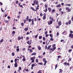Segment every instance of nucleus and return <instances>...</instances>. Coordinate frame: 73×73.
Instances as JSON below:
<instances>
[{
	"label": "nucleus",
	"mask_w": 73,
	"mask_h": 73,
	"mask_svg": "<svg viewBox=\"0 0 73 73\" xmlns=\"http://www.w3.org/2000/svg\"><path fill=\"white\" fill-rule=\"evenodd\" d=\"M12 34H15V31H13V32L12 33Z\"/></svg>",
	"instance_id": "nucleus-53"
},
{
	"label": "nucleus",
	"mask_w": 73,
	"mask_h": 73,
	"mask_svg": "<svg viewBox=\"0 0 73 73\" xmlns=\"http://www.w3.org/2000/svg\"><path fill=\"white\" fill-rule=\"evenodd\" d=\"M50 40H51V41H53L54 40V39L53 38H50Z\"/></svg>",
	"instance_id": "nucleus-28"
},
{
	"label": "nucleus",
	"mask_w": 73,
	"mask_h": 73,
	"mask_svg": "<svg viewBox=\"0 0 73 73\" xmlns=\"http://www.w3.org/2000/svg\"><path fill=\"white\" fill-rule=\"evenodd\" d=\"M3 41H4V39H1V41H0V42L1 43L2 42H3Z\"/></svg>",
	"instance_id": "nucleus-23"
},
{
	"label": "nucleus",
	"mask_w": 73,
	"mask_h": 73,
	"mask_svg": "<svg viewBox=\"0 0 73 73\" xmlns=\"http://www.w3.org/2000/svg\"><path fill=\"white\" fill-rule=\"evenodd\" d=\"M31 60H35V57L31 58Z\"/></svg>",
	"instance_id": "nucleus-4"
},
{
	"label": "nucleus",
	"mask_w": 73,
	"mask_h": 73,
	"mask_svg": "<svg viewBox=\"0 0 73 73\" xmlns=\"http://www.w3.org/2000/svg\"><path fill=\"white\" fill-rule=\"evenodd\" d=\"M26 40H29V37H27Z\"/></svg>",
	"instance_id": "nucleus-35"
},
{
	"label": "nucleus",
	"mask_w": 73,
	"mask_h": 73,
	"mask_svg": "<svg viewBox=\"0 0 73 73\" xmlns=\"http://www.w3.org/2000/svg\"><path fill=\"white\" fill-rule=\"evenodd\" d=\"M59 35V33H58V32H57L56 33V35L57 36H58V35Z\"/></svg>",
	"instance_id": "nucleus-54"
},
{
	"label": "nucleus",
	"mask_w": 73,
	"mask_h": 73,
	"mask_svg": "<svg viewBox=\"0 0 73 73\" xmlns=\"http://www.w3.org/2000/svg\"><path fill=\"white\" fill-rule=\"evenodd\" d=\"M67 6H69V7H70V6H71V4H67Z\"/></svg>",
	"instance_id": "nucleus-46"
},
{
	"label": "nucleus",
	"mask_w": 73,
	"mask_h": 73,
	"mask_svg": "<svg viewBox=\"0 0 73 73\" xmlns=\"http://www.w3.org/2000/svg\"><path fill=\"white\" fill-rule=\"evenodd\" d=\"M14 66L15 67H17V63H15L14 64Z\"/></svg>",
	"instance_id": "nucleus-5"
},
{
	"label": "nucleus",
	"mask_w": 73,
	"mask_h": 73,
	"mask_svg": "<svg viewBox=\"0 0 73 73\" xmlns=\"http://www.w3.org/2000/svg\"><path fill=\"white\" fill-rule=\"evenodd\" d=\"M36 65H37V64H36L35 65V64H33L31 65V66H32V67H34L35 66H36Z\"/></svg>",
	"instance_id": "nucleus-8"
},
{
	"label": "nucleus",
	"mask_w": 73,
	"mask_h": 73,
	"mask_svg": "<svg viewBox=\"0 0 73 73\" xmlns=\"http://www.w3.org/2000/svg\"><path fill=\"white\" fill-rule=\"evenodd\" d=\"M68 12H70V11H71V10L70 9H68Z\"/></svg>",
	"instance_id": "nucleus-30"
},
{
	"label": "nucleus",
	"mask_w": 73,
	"mask_h": 73,
	"mask_svg": "<svg viewBox=\"0 0 73 73\" xmlns=\"http://www.w3.org/2000/svg\"><path fill=\"white\" fill-rule=\"evenodd\" d=\"M31 21H32V19H29V23H31Z\"/></svg>",
	"instance_id": "nucleus-16"
},
{
	"label": "nucleus",
	"mask_w": 73,
	"mask_h": 73,
	"mask_svg": "<svg viewBox=\"0 0 73 73\" xmlns=\"http://www.w3.org/2000/svg\"><path fill=\"white\" fill-rule=\"evenodd\" d=\"M64 65H66V64H67V63L66 62H64Z\"/></svg>",
	"instance_id": "nucleus-44"
},
{
	"label": "nucleus",
	"mask_w": 73,
	"mask_h": 73,
	"mask_svg": "<svg viewBox=\"0 0 73 73\" xmlns=\"http://www.w3.org/2000/svg\"><path fill=\"white\" fill-rule=\"evenodd\" d=\"M60 72H59V73H62V69H60Z\"/></svg>",
	"instance_id": "nucleus-11"
},
{
	"label": "nucleus",
	"mask_w": 73,
	"mask_h": 73,
	"mask_svg": "<svg viewBox=\"0 0 73 73\" xmlns=\"http://www.w3.org/2000/svg\"><path fill=\"white\" fill-rule=\"evenodd\" d=\"M19 50H20V49L19 48H18L17 49V52H19Z\"/></svg>",
	"instance_id": "nucleus-17"
},
{
	"label": "nucleus",
	"mask_w": 73,
	"mask_h": 73,
	"mask_svg": "<svg viewBox=\"0 0 73 73\" xmlns=\"http://www.w3.org/2000/svg\"><path fill=\"white\" fill-rule=\"evenodd\" d=\"M13 29H16V28L15 27H13Z\"/></svg>",
	"instance_id": "nucleus-58"
},
{
	"label": "nucleus",
	"mask_w": 73,
	"mask_h": 73,
	"mask_svg": "<svg viewBox=\"0 0 73 73\" xmlns=\"http://www.w3.org/2000/svg\"><path fill=\"white\" fill-rule=\"evenodd\" d=\"M45 8H47V7H48V5H46V4L45 5Z\"/></svg>",
	"instance_id": "nucleus-52"
},
{
	"label": "nucleus",
	"mask_w": 73,
	"mask_h": 73,
	"mask_svg": "<svg viewBox=\"0 0 73 73\" xmlns=\"http://www.w3.org/2000/svg\"><path fill=\"white\" fill-rule=\"evenodd\" d=\"M21 39L22 40H23V36H21Z\"/></svg>",
	"instance_id": "nucleus-50"
},
{
	"label": "nucleus",
	"mask_w": 73,
	"mask_h": 73,
	"mask_svg": "<svg viewBox=\"0 0 73 73\" xmlns=\"http://www.w3.org/2000/svg\"><path fill=\"white\" fill-rule=\"evenodd\" d=\"M69 24H70L71 23V21L70 20L69 21Z\"/></svg>",
	"instance_id": "nucleus-41"
},
{
	"label": "nucleus",
	"mask_w": 73,
	"mask_h": 73,
	"mask_svg": "<svg viewBox=\"0 0 73 73\" xmlns=\"http://www.w3.org/2000/svg\"><path fill=\"white\" fill-rule=\"evenodd\" d=\"M38 59H37L36 60V62H37V63H38Z\"/></svg>",
	"instance_id": "nucleus-33"
},
{
	"label": "nucleus",
	"mask_w": 73,
	"mask_h": 73,
	"mask_svg": "<svg viewBox=\"0 0 73 73\" xmlns=\"http://www.w3.org/2000/svg\"><path fill=\"white\" fill-rule=\"evenodd\" d=\"M32 25H33L34 24V20H33V19H32Z\"/></svg>",
	"instance_id": "nucleus-12"
},
{
	"label": "nucleus",
	"mask_w": 73,
	"mask_h": 73,
	"mask_svg": "<svg viewBox=\"0 0 73 73\" xmlns=\"http://www.w3.org/2000/svg\"><path fill=\"white\" fill-rule=\"evenodd\" d=\"M49 34H46L45 36L46 37H48V36H49Z\"/></svg>",
	"instance_id": "nucleus-26"
},
{
	"label": "nucleus",
	"mask_w": 73,
	"mask_h": 73,
	"mask_svg": "<svg viewBox=\"0 0 73 73\" xmlns=\"http://www.w3.org/2000/svg\"><path fill=\"white\" fill-rule=\"evenodd\" d=\"M45 19H46V17H45V16H44L43 18V20H45Z\"/></svg>",
	"instance_id": "nucleus-48"
},
{
	"label": "nucleus",
	"mask_w": 73,
	"mask_h": 73,
	"mask_svg": "<svg viewBox=\"0 0 73 73\" xmlns=\"http://www.w3.org/2000/svg\"><path fill=\"white\" fill-rule=\"evenodd\" d=\"M36 5H38V1H36Z\"/></svg>",
	"instance_id": "nucleus-42"
},
{
	"label": "nucleus",
	"mask_w": 73,
	"mask_h": 73,
	"mask_svg": "<svg viewBox=\"0 0 73 73\" xmlns=\"http://www.w3.org/2000/svg\"><path fill=\"white\" fill-rule=\"evenodd\" d=\"M38 36V34H37L36 35L35 37V38H37Z\"/></svg>",
	"instance_id": "nucleus-43"
},
{
	"label": "nucleus",
	"mask_w": 73,
	"mask_h": 73,
	"mask_svg": "<svg viewBox=\"0 0 73 73\" xmlns=\"http://www.w3.org/2000/svg\"><path fill=\"white\" fill-rule=\"evenodd\" d=\"M7 18L8 19H11V17H10L8 16L7 17Z\"/></svg>",
	"instance_id": "nucleus-51"
},
{
	"label": "nucleus",
	"mask_w": 73,
	"mask_h": 73,
	"mask_svg": "<svg viewBox=\"0 0 73 73\" xmlns=\"http://www.w3.org/2000/svg\"><path fill=\"white\" fill-rule=\"evenodd\" d=\"M4 21H5V23H6V24H7V23H8V22L9 21H7V20H5Z\"/></svg>",
	"instance_id": "nucleus-10"
},
{
	"label": "nucleus",
	"mask_w": 73,
	"mask_h": 73,
	"mask_svg": "<svg viewBox=\"0 0 73 73\" xmlns=\"http://www.w3.org/2000/svg\"><path fill=\"white\" fill-rule=\"evenodd\" d=\"M71 60H72V58H70L68 60V61L69 62L70 61H71Z\"/></svg>",
	"instance_id": "nucleus-20"
},
{
	"label": "nucleus",
	"mask_w": 73,
	"mask_h": 73,
	"mask_svg": "<svg viewBox=\"0 0 73 73\" xmlns=\"http://www.w3.org/2000/svg\"><path fill=\"white\" fill-rule=\"evenodd\" d=\"M26 49L25 48H24L22 49L23 50H25Z\"/></svg>",
	"instance_id": "nucleus-59"
},
{
	"label": "nucleus",
	"mask_w": 73,
	"mask_h": 73,
	"mask_svg": "<svg viewBox=\"0 0 73 73\" xmlns=\"http://www.w3.org/2000/svg\"><path fill=\"white\" fill-rule=\"evenodd\" d=\"M60 57H61V56H58V58L59 59Z\"/></svg>",
	"instance_id": "nucleus-39"
},
{
	"label": "nucleus",
	"mask_w": 73,
	"mask_h": 73,
	"mask_svg": "<svg viewBox=\"0 0 73 73\" xmlns=\"http://www.w3.org/2000/svg\"><path fill=\"white\" fill-rule=\"evenodd\" d=\"M66 31H64L62 33V34H64V33H66Z\"/></svg>",
	"instance_id": "nucleus-40"
},
{
	"label": "nucleus",
	"mask_w": 73,
	"mask_h": 73,
	"mask_svg": "<svg viewBox=\"0 0 73 73\" xmlns=\"http://www.w3.org/2000/svg\"><path fill=\"white\" fill-rule=\"evenodd\" d=\"M23 61H25V58H23Z\"/></svg>",
	"instance_id": "nucleus-47"
},
{
	"label": "nucleus",
	"mask_w": 73,
	"mask_h": 73,
	"mask_svg": "<svg viewBox=\"0 0 73 73\" xmlns=\"http://www.w3.org/2000/svg\"><path fill=\"white\" fill-rule=\"evenodd\" d=\"M27 43L29 45H31L32 44V40H29L27 42Z\"/></svg>",
	"instance_id": "nucleus-1"
},
{
	"label": "nucleus",
	"mask_w": 73,
	"mask_h": 73,
	"mask_svg": "<svg viewBox=\"0 0 73 73\" xmlns=\"http://www.w3.org/2000/svg\"><path fill=\"white\" fill-rule=\"evenodd\" d=\"M51 47V45H49V46H48V48H47V49H49Z\"/></svg>",
	"instance_id": "nucleus-18"
},
{
	"label": "nucleus",
	"mask_w": 73,
	"mask_h": 73,
	"mask_svg": "<svg viewBox=\"0 0 73 73\" xmlns=\"http://www.w3.org/2000/svg\"><path fill=\"white\" fill-rule=\"evenodd\" d=\"M38 50H41V47H40V46H38Z\"/></svg>",
	"instance_id": "nucleus-14"
},
{
	"label": "nucleus",
	"mask_w": 73,
	"mask_h": 73,
	"mask_svg": "<svg viewBox=\"0 0 73 73\" xmlns=\"http://www.w3.org/2000/svg\"><path fill=\"white\" fill-rule=\"evenodd\" d=\"M12 54L13 56H15V53L14 52H12Z\"/></svg>",
	"instance_id": "nucleus-29"
},
{
	"label": "nucleus",
	"mask_w": 73,
	"mask_h": 73,
	"mask_svg": "<svg viewBox=\"0 0 73 73\" xmlns=\"http://www.w3.org/2000/svg\"><path fill=\"white\" fill-rule=\"evenodd\" d=\"M30 52L31 53H32V52H33V51L32 50V49H31L30 50Z\"/></svg>",
	"instance_id": "nucleus-37"
},
{
	"label": "nucleus",
	"mask_w": 73,
	"mask_h": 73,
	"mask_svg": "<svg viewBox=\"0 0 73 73\" xmlns=\"http://www.w3.org/2000/svg\"><path fill=\"white\" fill-rule=\"evenodd\" d=\"M21 39V37H20L19 36L18 37V40H20Z\"/></svg>",
	"instance_id": "nucleus-25"
},
{
	"label": "nucleus",
	"mask_w": 73,
	"mask_h": 73,
	"mask_svg": "<svg viewBox=\"0 0 73 73\" xmlns=\"http://www.w3.org/2000/svg\"><path fill=\"white\" fill-rule=\"evenodd\" d=\"M19 70H21V67H20L19 68Z\"/></svg>",
	"instance_id": "nucleus-60"
},
{
	"label": "nucleus",
	"mask_w": 73,
	"mask_h": 73,
	"mask_svg": "<svg viewBox=\"0 0 73 73\" xmlns=\"http://www.w3.org/2000/svg\"><path fill=\"white\" fill-rule=\"evenodd\" d=\"M43 61H46V59H45V58H43Z\"/></svg>",
	"instance_id": "nucleus-56"
},
{
	"label": "nucleus",
	"mask_w": 73,
	"mask_h": 73,
	"mask_svg": "<svg viewBox=\"0 0 73 73\" xmlns=\"http://www.w3.org/2000/svg\"><path fill=\"white\" fill-rule=\"evenodd\" d=\"M47 62V61L46 60H45V61L44 62V65H46V62Z\"/></svg>",
	"instance_id": "nucleus-24"
},
{
	"label": "nucleus",
	"mask_w": 73,
	"mask_h": 73,
	"mask_svg": "<svg viewBox=\"0 0 73 73\" xmlns=\"http://www.w3.org/2000/svg\"><path fill=\"white\" fill-rule=\"evenodd\" d=\"M51 9H52L50 8H48V10H49V12H50L51 11Z\"/></svg>",
	"instance_id": "nucleus-13"
},
{
	"label": "nucleus",
	"mask_w": 73,
	"mask_h": 73,
	"mask_svg": "<svg viewBox=\"0 0 73 73\" xmlns=\"http://www.w3.org/2000/svg\"><path fill=\"white\" fill-rule=\"evenodd\" d=\"M15 62H17V59H15Z\"/></svg>",
	"instance_id": "nucleus-55"
},
{
	"label": "nucleus",
	"mask_w": 73,
	"mask_h": 73,
	"mask_svg": "<svg viewBox=\"0 0 73 73\" xmlns=\"http://www.w3.org/2000/svg\"><path fill=\"white\" fill-rule=\"evenodd\" d=\"M42 38V36H40L39 37V39H41Z\"/></svg>",
	"instance_id": "nucleus-15"
},
{
	"label": "nucleus",
	"mask_w": 73,
	"mask_h": 73,
	"mask_svg": "<svg viewBox=\"0 0 73 73\" xmlns=\"http://www.w3.org/2000/svg\"><path fill=\"white\" fill-rule=\"evenodd\" d=\"M50 36V37L51 38H53V35H52V34H50L49 35Z\"/></svg>",
	"instance_id": "nucleus-27"
},
{
	"label": "nucleus",
	"mask_w": 73,
	"mask_h": 73,
	"mask_svg": "<svg viewBox=\"0 0 73 73\" xmlns=\"http://www.w3.org/2000/svg\"><path fill=\"white\" fill-rule=\"evenodd\" d=\"M28 19H29V16H28L27 17L26 20L27 21H28Z\"/></svg>",
	"instance_id": "nucleus-19"
},
{
	"label": "nucleus",
	"mask_w": 73,
	"mask_h": 73,
	"mask_svg": "<svg viewBox=\"0 0 73 73\" xmlns=\"http://www.w3.org/2000/svg\"><path fill=\"white\" fill-rule=\"evenodd\" d=\"M47 11H48V9H46L45 10H44V12H47Z\"/></svg>",
	"instance_id": "nucleus-32"
},
{
	"label": "nucleus",
	"mask_w": 73,
	"mask_h": 73,
	"mask_svg": "<svg viewBox=\"0 0 73 73\" xmlns=\"http://www.w3.org/2000/svg\"><path fill=\"white\" fill-rule=\"evenodd\" d=\"M7 16H8V14H6L5 16V17H7Z\"/></svg>",
	"instance_id": "nucleus-62"
},
{
	"label": "nucleus",
	"mask_w": 73,
	"mask_h": 73,
	"mask_svg": "<svg viewBox=\"0 0 73 73\" xmlns=\"http://www.w3.org/2000/svg\"><path fill=\"white\" fill-rule=\"evenodd\" d=\"M38 65H42V62H40V63H38Z\"/></svg>",
	"instance_id": "nucleus-21"
},
{
	"label": "nucleus",
	"mask_w": 73,
	"mask_h": 73,
	"mask_svg": "<svg viewBox=\"0 0 73 73\" xmlns=\"http://www.w3.org/2000/svg\"><path fill=\"white\" fill-rule=\"evenodd\" d=\"M21 25L22 26H23L24 25V23H21Z\"/></svg>",
	"instance_id": "nucleus-61"
},
{
	"label": "nucleus",
	"mask_w": 73,
	"mask_h": 73,
	"mask_svg": "<svg viewBox=\"0 0 73 73\" xmlns=\"http://www.w3.org/2000/svg\"><path fill=\"white\" fill-rule=\"evenodd\" d=\"M38 73H42V72H41V70H39L38 72Z\"/></svg>",
	"instance_id": "nucleus-31"
},
{
	"label": "nucleus",
	"mask_w": 73,
	"mask_h": 73,
	"mask_svg": "<svg viewBox=\"0 0 73 73\" xmlns=\"http://www.w3.org/2000/svg\"><path fill=\"white\" fill-rule=\"evenodd\" d=\"M69 37H71V38H73V34L70 33L69 35Z\"/></svg>",
	"instance_id": "nucleus-2"
},
{
	"label": "nucleus",
	"mask_w": 73,
	"mask_h": 73,
	"mask_svg": "<svg viewBox=\"0 0 73 73\" xmlns=\"http://www.w3.org/2000/svg\"><path fill=\"white\" fill-rule=\"evenodd\" d=\"M57 65H58V64H57L56 66H55V70H56V68H57Z\"/></svg>",
	"instance_id": "nucleus-22"
},
{
	"label": "nucleus",
	"mask_w": 73,
	"mask_h": 73,
	"mask_svg": "<svg viewBox=\"0 0 73 73\" xmlns=\"http://www.w3.org/2000/svg\"><path fill=\"white\" fill-rule=\"evenodd\" d=\"M1 11H2V12H4V10H3V8H1Z\"/></svg>",
	"instance_id": "nucleus-57"
},
{
	"label": "nucleus",
	"mask_w": 73,
	"mask_h": 73,
	"mask_svg": "<svg viewBox=\"0 0 73 73\" xmlns=\"http://www.w3.org/2000/svg\"><path fill=\"white\" fill-rule=\"evenodd\" d=\"M52 23H53V22H52V21H50V24H52Z\"/></svg>",
	"instance_id": "nucleus-36"
},
{
	"label": "nucleus",
	"mask_w": 73,
	"mask_h": 73,
	"mask_svg": "<svg viewBox=\"0 0 73 73\" xmlns=\"http://www.w3.org/2000/svg\"><path fill=\"white\" fill-rule=\"evenodd\" d=\"M62 24V23L61 22V21H59L58 22V26H60Z\"/></svg>",
	"instance_id": "nucleus-3"
},
{
	"label": "nucleus",
	"mask_w": 73,
	"mask_h": 73,
	"mask_svg": "<svg viewBox=\"0 0 73 73\" xmlns=\"http://www.w3.org/2000/svg\"><path fill=\"white\" fill-rule=\"evenodd\" d=\"M55 11L56 10H55V9H53V10H52V12H55Z\"/></svg>",
	"instance_id": "nucleus-45"
},
{
	"label": "nucleus",
	"mask_w": 73,
	"mask_h": 73,
	"mask_svg": "<svg viewBox=\"0 0 73 73\" xmlns=\"http://www.w3.org/2000/svg\"><path fill=\"white\" fill-rule=\"evenodd\" d=\"M71 20H72V21H73V17H72V18L71 19Z\"/></svg>",
	"instance_id": "nucleus-64"
},
{
	"label": "nucleus",
	"mask_w": 73,
	"mask_h": 73,
	"mask_svg": "<svg viewBox=\"0 0 73 73\" xmlns=\"http://www.w3.org/2000/svg\"><path fill=\"white\" fill-rule=\"evenodd\" d=\"M69 9V8L68 7H66V10H68V9Z\"/></svg>",
	"instance_id": "nucleus-49"
},
{
	"label": "nucleus",
	"mask_w": 73,
	"mask_h": 73,
	"mask_svg": "<svg viewBox=\"0 0 73 73\" xmlns=\"http://www.w3.org/2000/svg\"><path fill=\"white\" fill-rule=\"evenodd\" d=\"M56 49V47H54L53 48V49L54 50H55Z\"/></svg>",
	"instance_id": "nucleus-34"
},
{
	"label": "nucleus",
	"mask_w": 73,
	"mask_h": 73,
	"mask_svg": "<svg viewBox=\"0 0 73 73\" xmlns=\"http://www.w3.org/2000/svg\"><path fill=\"white\" fill-rule=\"evenodd\" d=\"M61 6V4H59L56 6V7L58 8V7H60Z\"/></svg>",
	"instance_id": "nucleus-7"
},
{
	"label": "nucleus",
	"mask_w": 73,
	"mask_h": 73,
	"mask_svg": "<svg viewBox=\"0 0 73 73\" xmlns=\"http://www.w3.org/2000/svg\"><path fill=\"white\" fill-rule=\"evenodd\" d=\"M28 27L25 28L24 29V30L25 31H28Z\"/></svg>",
	"instance_id": "nucleus-6"
},
{
	"label": "nucleus",
	"mask_w": 73,
	"mask_h": 73,
	"mask_svg": "<svg viewBox=\"0 0 73 73\" xmlns=\"http://www.w3.org/2000/svg\"><path fill=\"white\" fill-rule=\"evenodd\" d=\"M15 3H16V4H18V3H19V1H16Z\"/></svg>",
	"instance_id": "nucleus-38"
},
{
	"label": "nucleus",
	"mask_w": 73,
	"mask_h": 73,
	"mask_svg": "<svg viewBox=\"0 0 73 73\" xmlns=\"http://www.w3.org/2000/svg\"><path fill=\"white\" fill-rule=\"evenodd\" d=\"M45 52H44L43 53V55H45Z\"/></svg>",
	"instance_id": "nucleus-63"
},
{
	"label": "nucleus",
	"mask_w": 73,
	"mask_h": 73,
	"mask_svg": "<svg viewBox=\"0 0 73 73\" xmlns=\"http://www.w3.org/2000/svg\"><path fill=\"white\" fill-rule=\"evenodd\" d=\"M36 53L35 52H33L32 53V54H31L32 56H33V55H34V56H36Z\"/></svg>",
	"instance_id": "nucleus-9"
}]
</instances>
